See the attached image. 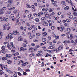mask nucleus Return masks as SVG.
Masks as SVG:
<instances>
[{"mask_svg": "<svg viewBox=\"0 0 77 77\" xmlns=\"http://www.w3.org/2000/svg\"><path fill=\"white\" fill-rule=\"evenodd\" d=\"M13 34L12 33H10L8 35V36H7L6 37L7 39H12L13 38Z\"/></svg>", "mask_w": 77, "mask_h": 77, "instance_id": "1", "label": "nucleus"}, {"mask_svg": "<svg viewBox=\"0 0 77 77\" xmlns=\"http://www.w3.org/2000/svg\"><path fill=\"white\" fill-rule=\"evenodd\" d=\"M0 66L2 70H3V68H4L5 69V70H6L7 69H8V68L6 67V66L4 64H2H2H0Z\"/></svg>", "mask_w": 77, "mask_h": 77, "instance_id": "2", "label": "nucleus"}, {"mask_svg": "<svg viewBox=\"0 0 77 77\" xmlns=\"http://www.w3.org/2000/svg\"><path fill=\"white\" fill-rule=\"evenodd\" d=\"M13 34L15 36L16 35H20V33L17 31H15L13 33Z\"/></svg>", "mask_w": 77, "mask_h": 77, "instance_id": "3", "label": "nucleus"}, {"mask_svg": "<svg viewBox=\"0 0 77 77\" xmlns=\"http://www.w3.org/2000/svg\"><path fill=\"white\" fill-rule=\"evenodd\" d=\"M27 50V48H23V47H21L20 48V50L21 51H24V50Z\"/></svg>", "mask_w": 77, "mask_h": 77, "instance_id": "4", "label": "nucleus"}, {"mask_svg": "<svg viewBox=\"0 0 77 77\" xmlns=\"http://www.w3.org/2000/svg\"><path fill=\"white\" fill-rule=\"evenodd\" d=\"M13 13H14V14H20V11H19V10H15L14 11Z\"/></svg>", "mask_w": 77, "mask_h": 77, "instance_id": "5", "label": "nucleus"}, {"mask_svg": "<svg viewBox=\"0 0 77 77\" xmlns=\"http://www.w3.org/2000/svg\"><path fill=\"white\" fill-rule=\"evenodd\" d=\"M7 63H8V64H11L12 63V61L11 60H9L7 61Z\"/></svg>", "mask_w": 77, "mask_h": 77, "instance_id": "6", "label": "nucleus"}, {"mask_svg": "<svg viewBox=\"0 0 77 77\" xmlns=\"http://www.w3.org/2000/svg\"><path fill=\"white\" fill-rule=\"evenodd\" d=\"M6 56L8 58H10V57H12V55L10 54H7L6 55Z\"/></svg>", "mask_w": 77, "mask_h": 77, "instance_id": "7", "label": "nucleus"}, {"mask_svg": "<svg viewBox=\"0 0 77 77\" xmlns=\"http://www.w3.org/2000/svg\"><path fill=\"white\" fill-rule=\"evenodd\" d=\"M31 7L32 8V9L33 11H35L36 8H35V6L34 5H31Z\"/></svg>", "mask_w": 77, "mask_h": 77, "instance_id": "8", "label": "nucleus"}, {"mask_svg": "<svg viewBox=\"0 0 77 77\" xmlns=\"http://www.w3.org/2000/svg\"><path fill=\"white\" fill-rule=\"evenodd\" d=\"M63 29H64L63 26H60V30L61 32H63Z\"/></svg>", "mask_w": 77, "mask_h": 77, "instance_id": "9", "label": "nucleus"}, {"mask_svg": "<svg viewBox=\"0 0 77 77\" xmlns=\"http://www.w3.org/2000/svg\"><path fill=\"white\" fill-rule=\"evenodd\" d=\"M20 17H21V14L20 13H18V14L16 18H17V20H18L20 18Z\"/></svg>", "mask_w": 77, "mask_h": 77, "instance_id": "10", "label": "nucleus"}, {"mask_svg": "<svg viewBox=\"0 0 77 77\" xmlns=\"http://www.w3.org/2000/svg\"><path fill=\"white\" fill-rule=\"evenodd\" d=\"M7 27L6 25H4L3 26V29L4 30H6Z\"/></svg>", "mask_w": 77, "mask_h": 77, "instance_id": "11", "label": "nucleus"}, {"mask_svg": "<svg viewBox=\"0 0 77 77\" xmlns=\"http://www.w3.org/2000/svg\"><path fill=\"white\" fill-rule=\"evenodd\" d=\"M15 9V7H12L8 8V10H14Z\"/></svg>", "mask_w": 77, "mask_h": 77, "instance_id": "12", "label": "nucleus"}, {"mask_svg": "<svg viewBox=\"0 0 77 77\" xmlns=\"http://www.w3.org/2000/svg\"><path fill=\"white\" fill-rule=\"evenodd\" d=\"M23 40V38L22 37H19V38L18 39V41H21Z\"/></svg>", "mask_w": 77, "mask_h": 77, "instance_id": "13", "label": "nucleus"}, {"mask_svg": "<svg viewBox=\"0 0 77 77\" xmlns=\"http://www.w3.org/2000/svg\"><path fill=\"white\" fill-rule=\"evenodd\" d=\"M2 60L5 61V60H8V58L6 57H3L2 59Z\"/></svg>", "mask_w": 77, "mask_h": 77, "instance_id": "14", "label": "nucleus"}, {"mask_svg": "<svg viewBox=\"0 0 77 77\" xmlns=\"http://www.w3.org/2000/svg\"><path fill=\"white\" fill-rule=\"evenodd\" d=\"M26 8H31V6H30V4H26Z\"/></svg>", "mask_w": 77, "mask_h": 77, "instance_id": "15", "label": "nucleus"}, {"mask_svg": "<svg viewBox=\"0 0 77 77\" xmlns=\"http://www.w3.org/2000/svg\"><path fill=\"white\" fill-rule=\"evenodd\" d=\"M3 32H0V39H1V38H2V36H3Z\"/></svg>", "mask_w": 77, "mask_h": 77, "instance_id": "16", "label": "nucleus"}, {"mask_svg": "<svg viewBox=\"0 0 77 77\" xmlns=\"http://www.w3.org/2000/svg\"><path fill=\"white\" fill-rule=\"evenodd\" d=\"M12 12L11 11H8L5 13V14L6 15H8V14H11Z\"/></svg>", "mask_w": 77, "mask_h": 77, "instance_id": "17", "label": "nucleus"}, {"mask_svg": "<svg viewBox=\"0 0 77 77\" xmlns=\"http://www.w3.org/2000/svg\"><path fill=\"white\" fill-rule=\"evenodd\" d=\"M44 14L45 15V17H46V18H48V14H47V12H45Z\"/></svg>", "mask_w": 77, "mask_h": 77, "instance_id": "18", "label": "nucleus"}, {"mask_svg": "<svg viewBox=\"0 0 77 77\" xmlns=\"http://www.w3.org/2000/svg\"><path fill=\"white\" fill-rule=\"evenodd\" d=\"M1 49L2 50L1 51H3V50H5V47L4 46H2L1 48Z\"/></svg>", "mask_w": 77, "mask_h": 77, "instance_id": "19", "label": "nucleus"}, {"mask_svg": "<svg viewBox=\"0 0 77 77\" xmlns=\"http://www.w3.org/2000/svg\"><path fill=\"white\" fill-rule=\"evenodd\" d=\"M6 71L8 72V73H9V74H13V72L9 70H8Z\"/></svg>", "mask_w": 77, "mask_h": 77, "instance_id": "20", "label": "nucleus"}, {"mask_svg": "<svg viewBox=\"0 0 77 77\" xmlns=\"http://www.w3.org/2000/svg\"><path fill=\"white\" fill-rule=\"evenodd\" d=\"M72 10H73V11H77V9H76V8H75V6H72Z\"/></svg>", "mask_w": 77, "mask_h": 77, "instance_id": "21", "label": "nucleus"}, {"mask_svg": "<svg viewBox=\"0 0 77 77\" xmlns=\"http://www.w3.org/2000/svg\"><path fill=\"white\" fill-rule=\"evenodd\" d=\"M17 20L18 19H17V18L16 17H14L12 18L13 21H17Z\"/></svg>", "mask_w": 77, "mask_h": 77, "instance_id": "22", "label": "nucleus"}, {"mask_svg": "<svg viewBox=\"0 0 77 77\" xmlns=\"http://www.w3.org/2000/svg\"><path fill=\"white\" fill-rule=\"evenodd\" d=\"M46 20V18L44 17H42L41 19V21H45Z\"/></svg>", "mask_w": 77, "mask_h": 77, "instance_id": "23", "label": "nucleus"}, {"mask_svg": "<svg viewBox=\"0 0 77 77\" xmlns=\"http://www.w3.org/2000/svg\"><path fill=\"white\" fill-rule=\"evenodd\" d=\"M47 33L45 32H43L42 33V35L44 36H47Z\"/></svg>", "mask_w": 77, "mask_h": 77, "instance_id": "24", "label": "nucleus"}, {"mask_svg": "<svg viewBox=\"0 0 77 77\" xmlns=\"http://www.w3.org/2000/svg\"><path fill=\"white\" fill-rule=\"evenodd\" d=\"M7 47H8V49L9 50H11V45L9 44H8L7 46Z\"/></svg>", "mask_w": 77, "mask_h": 77, "instance_id": "25", "label": "nucleus"}, {"mask_svg": "<svg viewBox=\"0 0 77 77\" xmlns=\"http://www.w3.org/2000/svg\"><path fill=\"white\" fill-rule=\"evenodd\" d=\"M5 54V53H6V51H5V50L2 51H0V53H2Z\"/></svg>", "mask_w": 77, "mask_h": 77, "instance_id": "26", "label": "nucleus"}, {"mask_svg": "<svg viewBox=\"0 0 77 77\" xmlns=\"http://www.w3.org/2000/svg\"><path fill=\"white\" fill-rule=\"evenodd\" d=\"M63 48V47L62 46H60L58 48V50H62Z\"/></svg>", "mask_w": 77, "mask_h": 77, "instance_id": "27", "label": "nucleus"}, {"mask_svg": "<svg viewBox=\"0 0 77 77\" xmlns=\"http://www.w3.org/2000/svg\"><path fill=\"white\" fill-rule=\"evenodd\" d=\"M44 26H48V24L45 22H44Z\"/></svg>", "mask_w": 77, "mask_h": 77, "instance_id": "28", "label": "nucleus"}, {"mask_svg": "<svg viewBox=\"0 0 77 77\" xmlns=\"http://www.w3.org/2000/svg\"><path fill=\"white\" fill-rule=\"evenodd\" d=\"M6 8L5 7H4L2 8V11H6Z\"/></svg>", "mask_w": 77, "mask_h": 77, "instance_id": "29", "label": "nucleus"}, {"mask_svg": "<svg viewBox=\"0 0 77 77\" xmlns=\"http://www.w3.org/2000/svg\"><path fill=\"white\" fill-rule=\"evenodd\" d=\"M35 21L36 22H39V19L38 18H36L35 19Z\"/></svg>", "mask_w": 77, "mask_h": 77, "instance_id": "30", "label": "nucleus"}, {"mask_svg": "<svg viewBox=\"0 0 77 77\" xmlns=\"http://www.w3.org/2000/svg\"><path fill=\"white\" fill-rule=\"evenodd\" d=\"M73 15H74V16H77V12L75 11H74L73 12Z\"/></svg>", "mask_w": 77, "mask_h": 77, "instance_id": "31", "label": "nucleus"}, {"mask_svg": "<svg viewBox=\"0 0 77 77\" xmlns=\"http://www.w3.org/2000/svg\"><path fill=\"white\" fill-rule=\"evenodd\" d=\"M54 48V46H51L49 47V49H53Z\"/></svg>", "mask_w": 77, "mask_h": 77, "instance_id": "32", "label": "nucleus"}, {"mask_svg": "<svg viewBox=\"0 0 77 77\" xmlns=\"http://www.w3.org/2000/svg\"><path fill=\"white\" fill-rule=\"evenodd\" d=\"M69 9V6H66L65 8H64V9L65 10H68V9Z\"/></svg>", "mask_w": 77, "mask_h": 77, "instance_id": "33", "label": "nucleus"}, {"mask_svg": "<svg viewBox=\"0 0 77 77\" xmlns=\"http://www.w3.org/2000/svg\"><path fill=\"white\" fill-rule=\"evenodd\" d=\"M36 36H41V33H37L36 34Z\"/></svg>", "mask_w": 77, "mask_h": 77, "instance_id": "34", "label": "nucleus"}, {"mask_svg": "<svg viewBox=\"0 0 77 77\" xmlns=\"http://www.w3.org/2000/svg\"><path fill=\"white\" fill-rule=\"evenodd\" d=\"M69 18H73V16L72 15H69Z\"/></svg>", "mask_w": 77, "mask_h": 77, "instance_id": "35", "label": "nucleus"}, {"mask_svg": "<svg viewBox=\"0 0 77 77\" xmlns=\"http://www.w3.org/2000/svg\"><path fill=\"white\" fill-rule=\"evenodd\" d=\"M42 48H43V50H44V51H46L47 49H46V47H45V46H44L42 47Z\"/></svg>", "mask_w": 77, "mask_h": 77, "instance_id": "36", "label": "nucleus"}, {"mask_svg": "<svg viewBox=\"0 0 77 77\" xmlns=\"http://www.w3.org/2000/svg\"><path fill=\"white\" fill-rule=\"evenodd\" d=\"M3 73V71L2 70H0V75H2Z\"/></svg>", "mask_w": 77, "mask_h": 77, "instance_id": "37", "label": "nucleus"}, {"mask_svg": "<svg viewBox=\"0 0 77 77\" xmlns=\"http://www.w3.org/2000/svg\"><path fill=\"white\" fill-rule=\"evenodd\" d=\"M14 17V15L11 14L10 16V18H13V17Z\"/></svg>", "mask_w": 77, "mask_h": 77, "instance_id": "38", "label": "nucleus"}, {"mask_svg": "<svg viewBox=\"0 0 77 77\" xmlns=\"http://www.w3.org/2000/svg\"><path fill=\"white\" fill-rule=\"evenodd\" d=\"M72 35H73L72 34H70V38H71L70 39H72V38H73L74 37H73V36Z\"/></svg>", "mask_w": 77, "mask_h": 77, "instance_id": "39", "label": "nucleus"}, {"mask_svg": "<svg viewBox=\"0 0 77 77\" xmlns=\"http://www.w3.org/2000/svg\"><path fill=\"white\" fill-rule=\"evenodd\" d=\"M22 46L24 47H27V45L25 43H23L22 44Z\"/></svg>", "mask_w": 77, "mask_h": 77, "instance_id": "40", "label": "nucleus"}, {"mask_svg": "<svg viewBox=\"0 0 77 77\" xmlns=\"http://www.w3.org/2000/svg\"><path fill=\"white\" fill-rule=\"evenodd\" d=\"M57 42V40H55L53 41V43H56Z\"/></svg>", "mask_w": 77, "mask_h": 77, "instance_id": "41", "label": "nucleus"}, {"mask_svg": "<svg viewBox=\"0 0 77 77\" xmlns=\"http://www.w3.org/2000/svg\"><path fill=\"white\" fill-rule=\"evenodd\" d=\"M18 69L19 71H22V69H21V68H20V67H18Z\"/></svg>", "mask_w": 77, "mask_h": 77, "instance_id": "42", "label": "nucleus"}, {"mask_svg": "<svg viewBox=\"0 0 77 77\" xmlns=\"http://www.w3.org/2000/svg\"><path fill=\"white\" fill-rule=\"evenodd\" d=\"M24 42H25V43H26V44H28V42H27V40H24Z\"/></svg>", "mask_w": 77, "mask_h": 77, "instance_id": "43", "label": "nucleus"}, {"mask_svg": "<svg viewBox=\"0 0 77 77\" xmlns=\"http://www.w3.org/2000/svg\"><path fill=\"white\" fill-rule=\"evenodd\" d=\"M11 6V5L10 4H8L7 5V7L9 8Z\"/></svg>", "mask_w": 77, "mask_h": 77, "instance_id": "44", "label": "nucleus"}, {"mask_svg": "<svg viewBox=\"0 0 77 77\" xmlns=\"http://www.w3.org/2000/svg\"><path fill=\"white\" fill-rule=\"evenodd\" d=\"M66 1L68 3H71V0H66Z\"/></svg>", "mask_w": 77, "mask_h": 77, "instance_id": "45", "label": "nucleus"}, {"mask_svg": "<svg viewBox=\"0 0 77 77\" xmlns=\"http://www.w3.org/2000/svg\"><path fill=\"white\" fill-rule=\"evenodd\" d=\"M55 38L56 39H59V36H57L55 37Z\"/></svg>", "mask_w": 77, "mask_h": 77, "instance_id": "46", "label": "nucleus"}, {"mask_svg": "<svg viewBox=\"0 0 77 77\" xmlns=\"http://www.w3.org/2000/svg\"><path fill=\"white\" fill-rule=\"evenodd\" d=\"M55 14V13L54 12H52L51 14H50V16H53V15H54Z\"/></svg>", "mask_w": 77, "mask_h": 77, "instance_id": "47", "label": "nucleus"}, {"mask_svg": "<svg viewBox=\"0 0 77 77\" xmlns=\"http://www.w3.org/2000/svg\"><path fill=\"white\" fill-rule=\"evenodd\" d=\"M31 34H32L31 32H29L27 33V35H30Z\"/></svg>", "mask_w": 77, "mask_h": 77, "instance_id": "48", "label": "nucleus"}, {"mask_svg": "<svg viewBox=\"0 0 77 77\" xmlns=\"http://www.w3.org/2000/svg\"><path fill=\"white\" fill-rule=\"evenodd\" d=\"M4 25H6V26H9V23H7L5 24Z\"/></svg>", "mask_w": 77, "mask_h": 77, "instance_id": "49", "label": "nucleus"}, {"mask_svg": "<svg viewBox=\"0 0 77 77\" xmlns=\"http://www.w3.org/2000/svg\"><path fill=\"white\" fill-rule=\"evenodd\" d=\"M67 30L68 32H71V29L69 28L67 29Z\"/></svg>", "mask_w": 77, "mask_h": 77, "instance_id": "50", "label": "nucleus"}, {"mask_svg": "<svg viewBox=\"0 0 77 77\" xmlns=\"http://www.w3.org/2000/svg\"><path fill=\"white\" fill-rule=\"evenodd\" d=\"M29 39H33V36L30 35L29 36Z\"/></svg>", "mask_w": 77, "mask_h": 77, "instance_id": "51", "label": "nucleus"}, {"mask_svg": "<svg viewBox=\"0 0 77 77\" xmlns=\"http://www.w3.org/2000/svg\"><path fill=\"white\" fill-rule=\"evenodd\" d=\"M64 25L65 26H66L67 27H69V24H68V23H65L64 24Z\"/></svg>", "mask_w": 77, "mask_h": 77, "instance_id": "52", "label": "nucleus"}, {"mask_svg": "<svg viewBox=\"0 0 77 77\" xmlns=\"http://www.w3.org/2000/svg\"><path fill=\"white\" fill-rule=\"evenodd\" d=\"M9 42H4V44H5V45L8 44H9Z\"/></svg>", "mask_w": 77, "mask_h": 77, "instance_id": "53", "label": "nucleus"}, {"mask_svg": "<svg viewBox=\"0 0 77 77\" xmlns=\"http://www.w3.org/2000/svg\"><path fill=\"white\" fill-rule=\"evenodd\" d=\"M8 2L9 3H12V0H8Z\"/></svg>", "mask_w": 77, "mask_h": 77, "instance_id": "54", "label": "nucleus"}, {"mask_svg": "<svg viewBox=\"0 0 77 77\" xmlns=\"http://www.w3.org/2000/svg\"><path fill=\"white\" fill-rule=\"evenodd\" d=\"M11 47L12 49H15V46H14L11 45Z\"/></svg>", "mask_w": 77, "mask_h": 77, "instance_id": "55", "label": "nucleus"}, {"mask_svg": "<svg viewBox=\"0 0 77 77\" xmlns=\"http://www.w3.org/2000/svg\"><path fill=\"white\" fill-rule=\"evenodd\" d=\"M18 74L19 76H21L22 75V74L20 72H18Z\"/></svg>", "mask_w": 77, "mask_h": 77, "instance_id": "56", "label": "nucleus"}, {"mask_svg": "<svg viewBox=\"0 0 77 77\" xmlns=\"http://www.w3.org/2000/svg\"><path fill=\"white\" fill-rule=\"evenodd\" d=\"M26 26H30V24H29V23H26Z\"/></svg>", "mask_w": 77, "mask_h": 77, "instance_id": "57", "label": "nucleus"}, {"mask_svg": "<svg viewBox=\"0 0 77 77\" xmlns=\"http://www.w3.org/2000/svg\"><path fill=\"white\" fill-rule=\"evenodd\" d=\"M33 55H34V54L32 53L29 55V56H30V57H32V56H33Z\"/></svg>", "mask_w": 77, "mask_h": 77, "instance_id": "58", "label": "nucleus"}, {"mask_svg": "<svg viewBox=\"0 0 77 77\" xmlns=\"http://www.w3.org/2000/svg\"><path fill=\"white\" fill-rule=\"evenodd\" d=\"M66 35L67 36H68L70 35V33L69 32H68L66 33Z\"/></svg>", "mask_w": 77, "mask_h": 77, "instance_id": "59", "label": "nucleus"}, {"mask_svg": "<svg viewBox=\"0 0 77 77\" xmlns=\"http://www.w3.org/2000/svg\"><path fill=\"white\" fill-rule=\"evenodd\" d=\"M46 39L45 38H43L42 39V41H43V42H45V41H46Z\"/></svg>", "mask_w": 77, "mask_h": 77, "instance_id": "60", "label": "nucleus"}, {"mask_svg": "<svg viewBox=\"0 0 77 77\" xmlns=\"http://www.w3.org/2000/svg\"><path fill=\"white\" fill-rule=\"evenodd\" d=\"M55 29V26H52L51 27V29L52 30H54Z\"/></svg>", "mask_w": 77, "mask_h": 77, "instance_id": "61", "label": "nucleus"}, {"mask_svg": "<svg viewBox=\"0 0 77 77\" xmlns=\"http://www.w3.org/2000/svg\"><path fill=\"white\" fill-rule=\"evenodd\" d=\"M20 30H23L24 29V28L23 26H21L20 27Z\"/></svg>", "mask_w": 77, "mask_h": 77, "instance_id": "62", "label": "nucleus"}, {"mask_svg": "<svg viewBox=\"0 0 77 77\" xmlns=\"http://www.w3.org/2000/svg\"><path fill=\"white\" fill-rule=\"evenodd\" d=\"M28 29L29 30H31L32 29V27H29L28 28Z\"/></svg>", "mask_w": 77, "mask_h": 77, "instance_id": "63", "label": "nucleus"}, {"mask_svg": "<svg viewBox=\"0 0 77 77\" xmlns=\"http://www.w3.org/2000/svg\"><path fill=\"white\" fill-rule=\"evenodd\" d=\"M73 20H74V21H75L77 20V18L76 17L74 18Z\"/></svg>", "mask_w": 77, "mask_h": 77, "instance_id": "64", "label": "nucleus"}]
</instances>
